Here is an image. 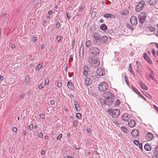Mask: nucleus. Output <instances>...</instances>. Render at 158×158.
<instances>
[{
  "instance_id": "72a5a7b5",
  "label": "nucleus",
  "mask_w": 158,
  "mask_h": 158,
  "mask_svg": "<svg viewBox=\"0 0 158 158\" xmlns=\"http://www.w3.org/2000/svg\"><path fill=\"white\" fill-rule=\"evenodd\" d=\"M129 71H130L134 75V71H133V70L132 69V67H131V64H130L129 68Z\"/></svg>"
},
{
  "instance_id": "cd10ccee",
  "label": "nucleus",
  "mask_w": 158,
  "mask_h": 158,
  "mask_svg": "<svg viewBox=\"0 0 158 158\" xmlns=\"http://www.w3.org/2000/svg\"><path fill=\"white\" fill-rule=\"evenodd\" d=\"M92 42L89 40L87 41L85 43L86 46L87 48H89L91 45Z\"/></svg>"
},
{
  "instance_id": "f3484780",
  "label": "nucleus",
  "mask_w": 158,
  "mask_h": 158,
  "mask_svg": "<svg viewBox=\"0 0 158 158\" xmlns=\"http://www.w3.org/2000/svg\"><path fill=\"white\" fill-rule=\"evenodd\" d=\"M89 69L88 66L87 65H85L84 67V70L83 71V74L85 76H88V72L89 71Z\"/></svg>"
},
{
  "instance_id": "6e6552de",
  "label": "nucleus",
  "mask_w": 158,
  "mask_h": 158,
  "mask_svg": "<svg viewBox=\"0 0 158 158\" xmlns=\"http://www.w3.org/2000/svg\"><path fill=\"white\" fill-rule=\"evenodd\" d=\"M147 68L150 72L149 74L148 73H147V76L148 77V80L149 81H151L152 80L154 81L155 79L153 77L154 75L153 71L149 67H148Z\"/></svg>"
},
{
  "instance_id": "f03ea898",
  "label": "nucleus",
  "mask_w": 158,
  "mask_h": 158,
  "mask_svg": "<svg viewBox=\"0 0 158 158\" xmlns=\"http://www.w3.org/2000/svg\"><path fill=\"white\" fill-rule=\"evenodd\" d=\"M88 61L90 64H94L96 67H98L99 65L100 62L99 60L95 59L94 57L89 56V57Z\"/></svg>"
},
{
  "instance_id": "0eeeda50",
  "label": "nucleus",
  "mask_w": 158,
  "mask_h": 158,
  "mask_svg": "<svg viewBox=\"0 0 158 158\" xmlns=\"http://www.w3.org/2000/svg\"><path fill=\"white\" fill-rule=\"evenodd\" d=\"M145 5V2L144 1H142L140 2L135 7V11L139 12L142 10L144 6Z\"/></svg>"
},
{
  "instance_id": "4d7b16f0",
  "label": "nucleus",
  "mask_w": 158,
  "mask_h": 158,
  "mask_svg": "<svg viewBox=\"0 0 158 158\" xmlns=\"http://www.w3.org/2000/svg\"><path fill=\"white\" fill-rule=\"evenodd\" d=\"M6 15V13L5 12L3 11L1 15L2 17H5Z\"/></svg>"
},
{
  "instance_id": "3c124183",
  "label": "nucleus",
  "mask_w": 158,
  "mask_h": 158,
  "mask_svg": "<svg viewBox=\"0 0 158 158\" xmlns=\"http://www.w3.org/2000/svg\"><path fill=\"white\" fill-rule=\"evenodd\" d=\"M152 54L153 55V56H155L156 55L155 51L154 49H152Z\"/></svg>"
},
{
  "instance_id": "f704fd0d",
  "label": "nucleus",
  "mask_w": 158,
  "mask_h": 158,
  "mask_svg": "<svg viewBox=\"0 0 158 158\" xmlns=\"http://www.w3.org/2000/svg\"><path fill=\"white\" fill-rule=\"evenodd\" d=\"M78 121L77 120H76L74 121H73V126L74 127H76Z\"/></svg>"
},
{
  "instance_id": "2f4dec72",
  "label": "nucleus",
  "mask_w": 158,
  "mask_h": 158,
  "mask_svg": "<svg viewBox=\"0 0 158 158\" xmlns=\"http://www.w3.org/2000/svg\"><path fill=\"white\" fill-rule=\"evenodd\" d=\"M148 29L150 31H153L156 30V28L155 27H153L152 26H149L148 27Z\"/></svg>"
},
{
  "instance_id": "9b49d317",
  "label": "nucleus",
  "mask_w": 158,
  "mask_h": 158,
  "mask_svg": "<svg viewBox=\"0 0 158 158\" xmlns=\"http://www.w3.org/2000/svg\"><path fill=\"white\" fill-rule=\"evenodd\" d=\"M114 96H115L114 94L110 91L106 92L104 94V97L106 98H111Z\"/></svg>"
},
{
  "instance_id": "774afa93",
  "label": "nucleus",
  "mask_w": 158,
  "mask_h": 158,
  "mask_svg": "<svg viewBox=\"0 0 158 158\" xmlns=\"http://www.w3.org/2000/svg\"><path fill=\"white\" fill-rule=\"evenodd\" d=\"M43 86L41 84H40L39 86H38V88L40 89H42V88H43Z\"/></svg>"
},
{
  "instance_id": "6ab92c4d",
  "label": "nucleus",
  "mask_w": 158,
  "mask_h": 158,
  "mask_svg": "<svg viewBox=\"0 0 158 158\" xmlns=\"http://www.w3.org/2000/svg\"><path fill=\"white\" fill-rule=\"evenodd\" d=\"M108 39L107 36H104L102 37H101V43L105 44L107 42Z\"/></svg>"
},
{
  "instance_id": "c03bdc74",
  "label": "nucleus",
  "mask_w": 158,
  "mask_h": 158,
  "mask_svg": "<svg viewBox=\"0 0 158 158\" xmlns=\"http://www.w3.org/2000/svg\"><path fill=\"white\" fill-rule=\"evenodd\" d=\"M143 57L145 60L148 57L147 54L146 53H144L143 54Z\"/></svg>"
},
{
  "instance_id": "b1692460",
  "label": "nucleus",
  "mask_w": 158,
  "mask_h": 158,
  "mask_svg": "<svg viewBox=\"0 0 158 158\" xmlns=\"http://www.w3.org/2000/svg\"><path fill=\"white\" fill-rule=\"evenodd\" d=\"M67 86L69 89L72 90H73L74 89V86L73 85L72 83L70 81H68Z\"/></svg>"
},
{
  "instance_id": "dca6fc26",
  "label": "nucleus",
  "mask_w": 158,
  "mask_h": 158,
  "mask_svg": "<svg viewBox=\"0 0 158 158\" xmlns=\"http://www.w3.org/2000/svg\"><path fill=\"white\" fill-rule=\"evenodd\" d=\"M74 104L76 110L79 112L81 110V107L77 101L73 99Z\"/></svg>"
},
{
  "instance_id": "473e14b6",
  "label": "nucleus",
  "mask_w": 158,
  "mask_h": 158,
  "mask_svg": "<svg viewBox=\"0 0 158 158\" xmlns=\"http://www.w3.org/2000/svg\"><path fill=\"white\" fill-rule=\"evenodd\" d=\"M124 79L127 84V85L129 84V81L128 79V78L126 75H125L124 76Z\"/></svg>"
},
{
  "instance_id": "6e6d98bb",
  "label": "nucleus",
  "mask_w": 158,
  "mask_h": 158,
  "mask_svg": "<svg viewBox=\"0 0 158 158\" xmlns=\"http://www.w3.org/2000/svg\"><path fill=\"white\" fill-rule=\"evenodd\" d=\"M84 8V7L83 6H81L79 9V11L80 12H82Z\"/></svg>"
},
{
  "instance_id": "e2e57ef3",
  "label": "nucleus",
  "mask_w": 158,
  "mask_h": 158,
  "mask_svg": "<svg viewBox=\"0 0 158 158\" xmlns=\"http://www.w3.org/2000/svg\"><path fill=\"white\" fill-rule=\"evenodd\" d=\"M40 117L41 118H44L45 117V115L43 114H40Z\"/></svg>"
},
{
  "instance_id": "7ed1b4c3",
  "label": "nucleus",
  "mask_w": 158,
  "mask_h": 158,
  "mask_svg": "<svg viewBox=\"0 0 158 158\" xmlns=\"http://www.w3.org/2000/svg\"><path fill=\"white\" fill-rule=\"evenodd\" d=\"M108 88V85L105 82H103L101 83L98 86V89L101 92H103L106 91Z\"/></svg>"
},
{
  "instance_id": "69168bd1",
  "label": "nucleus",
  "mask_w": 158,
  "mask_h": 158,
  "mask_svg": "<svg viewBox=\"0 0 158 158\" xmlns=\"http://www.w3.org/2000/svg\"><path fill=\"white\" fill-rule=\"evenodd\" d=\"M39 136L40 138H42L43 136V134L42 133H40L39 135Z\"/></svg>"
},
{
  "instance_id": "a18cd8bd",
  "label": "nucleus",
  "mask_w": 158,
  "mask_h": 158,
  "mask_svg": "<svg viewBox=\"0 0 158 158\" xmlns=\"http://www.w3.org/2000/svg\"><path fill=\"white\" fill-rule=\"evenodd\" d=\"M62 136V135L61 134H59L58 136L56 138L57 140H59L61 139Z\"/></svg>"
},
{
  "instance_id": "49530a36",
  "label": "nucleus",
  "mask_w": 158,
  "mask_h": 158,
  "mask_svg": "<svg viewBox=\"0 0 158 158\" xmlns=\"http://www.w3.org/2000/svg\"><path fill=\"white\" fill-rule=\"evenodd\" d=\"M66 16L67 17V19H69L70 18V15L68 12L66 13Z\"/></svg>"
},
{
  "instance_id": "bf43d9fd",
  "label": "nucleus",
  "mask_w": 158,
  "mask_h": 158,
  "mask_svg": "<svg viewBox=\"0 0 158 158\" xmlns=\"http://www.w3.org/2000/svg\"><path fill=\"white\" fill-rule=\"evenodd\" d=\"M61 86V84L60 82H58L57 84V87L58 88H60Z\"/></svg>"
},
{
  "instance_id": "8fccbe9b",
  "label": "nucleus",
  "mask_w": 158,
  "mask_h": 158,
  "mask_svg": "<svg viewBox=\"0 0 158 158\" xmlns=\"http://www.w3.org/2000/svg\"><path fill=\"white\" fill-rule=\"evenodd\" d=\"M61 36H58L56 38L57 41H59L61 39Z\"/></svg>"
},
{
  "instance_id": "7c9ffc66",
  "label": "nucleus",
  "mask_w": 158,
  "mask_h": 158,
  "mask_svg": "<svg viewBox=\"0 0 158 158\" xmlns=\"http://www.w3.org/2000/svg\"><path fill=\"white\" fill-rule=\"evenodd\" d=\"M25 83H29L30 81V78L28 76H26L25 78Z\"/></svg>"
},
{
  "instance_id": "13d9d810",
  "label": "nucleus",
  "mask_w": 158,
  "mask_h": 158,
  "mask_svg": "<svg viewBox=\"0 0 158 158\" xmlns=\"http://www.w3.org/2000/svg\"><path fill=\"white\" fill-rule=\"evenodd\" d=\"M150 44H155V46H156L157 48L158 49V43H156V42H153V43H151Z\"/></svg>"
},
{
  "instance_id": "aec40b11",
  "label": "nucleus",
  "mask_w": 158,
  "mask_h": 158,
  "mask_svg": "<svg viewBox=\"0 0 158 158\" xmlns=\"http://www.w3.org/2000/svg\"><path fill=\"white\" fill-rule=\"evenodd\" d=\"M135 122L134 120H131L130 121L128 122V125L130 127H135Z\"/></svg>"
},
{
  "instance_id": "09e8293b",
  "label": "nucleus",
  "mask_w": 158,
  "mask_h": 158,
  "mask_svg": "<svg viewBox=\"0 0 158 158\" xmlns=\"http://www.w3.org/2000/svg\"><path fill=\"white\" fill-rule=\"evenodd\" d=\"M152 158H158V154L156 153L155 155L152 156Z\"/></svg>"
},
{
  "instance_id": "a211bd4d",
  "label": "nucleus",
  "mask_w": 158,
  "mask_h": 158,
  "mask_svg": "<svg viewBox=\"0 0 158 158\" xmlns=\"http://www.w3.org/2000/svg\"><path fill=\"white\" fill-rule=\"evenodd\" d=\"M131 134L133 137H136L139 135L138 130L136 129H134L132 131Z\"/></svg>"
},
{
  "instance_id": "1a4fd4ad",
  "label": "nucleus",
  "mask_w": 158,
  "mask_h": 158,
  "mask_svg": "<svg viewBox=\"0 0 158 158\" xmlns=\"http://www.w3.org/2000/svg\"><path fill=\"white\" fill-rule=\"evenodd\" d=\"M115 99V96L111 98H106L104 101V104L107 105L109 106L110 104H112L114 101Z\"/></svg>"
},
{
  "instance_id": "58836bf2",
  "label": "nucleus",
  "mask_w": 158,
  "mask_h": 158,
  "mask_svg": "<svg viewBox=\"0 0 158 158\" xmlns=\"http://www.w3.org/2000/svg\"><path fill=\"white\" fill-rule=\"evenodd\" d=\"M25 96V94L23 93L21 95H20L19 96V99H23L24 97Z\"/></svg>"
},
{
  "instance_id": "de8ad7c7",
  "label": "nucleus",
  "mask_w": 158,
  "mask_h": 158,
  "mask_svg": "<svg viewBox=\"0 0 158 158\" xmlns=\"http://www.w3.org/2000/svg\"><path fill=\"white\" fill-rule=\"evenodd\" d=\"M60 26V23L59 22H58L56 24V27L57 28H58Z\"/></svg>"
},
{
  "instance_id": "f8f14e48",
  "label": "nucleus",
  "mask_w": 158,
  "mask_h": 158,
  "mask_svg": "<svg viewBox=\"0 0 158 158\" xmlns=\"http://www.w3.org/2000/svg\"><path fill=\"white\" fill-rule=\"evenodd\" d=\"M130 20L131 23L132 25H135L137 24V19L136 16H131Z\"/></svg>"
},
{
  "instance_id": "864d4df0",
  "label": "nucleus",
  "mask_w": 158,
  "mask_h": 158,
  "mask_svg": "<svg viewBox=\"0 0 158 158\" xmlns=\"http://www.w3.org/2000/svg\"><path fill=\"white\" fill-rule=\"evenodd\" d=\"M139 148L141 150H143V148H142V144L141 143H139Z\"/></svg>"
},
{
  "instance_id": "412c9836",
  "label": "nucleus",
  "mask_w": 158,
  "mask_h": 158,
  "mask_svg": "<svg viewBox=\"0 0 158 158\" xmlns=\"http://www.w3.org/2000/svg\"><path fill=\"white\" fill-rule=\"evenodd\" d=\"M158 2V0H149V3L151 6H154L156 5Z\"/></svg>"
},
{
  "instance_id": "c85d7f7f",
  "label": "nucleus",
  "mask_w": 158,
  "mask_h": 158,
  "mask_svg": "<svg viewBox=\"0 0 158 158\" xmlns=\"http://www.w3.org/2000/svg\"><path fill=\"white\" fill-rule=\"evenodd\" d=\"M43 66V63L41 64H39L38 66H36L35 68L36 71L38 70L39 69L41 68Z\"/></svg>"
},
{
  "instance_id": "4be33fe9",
  "label": "nucleus",
  "mask_w": 158,
  "mask_h": 158,
  "mask_svg": "<svg viewBox=\"0 0 158 158\" xmlns=\"http://www.w3.org/2000/svg\"><path fill=\"white\" fill-rule=\"evenodd\" d=\"M139 85L141 88L145 90L148 89V88L147 86L143 82H140Z\"/></svg>"
},
{
  "instance_id": "79ce46f5",
  "label": "nucleus",
  "mask_w": 158,
  "mask_h": 158,
  "mask_svg": "<svg viewBox=\"0 0 158 158\" xmlns=\"http://www.w3.org/2000/svg\"><path fill=\"white\" fill-rule=\"evenodd\" d=\"M133 143L135 144L137 146H138L139 143V141L137 140H134Z\"/></svg>"
},
{
  "instance_id": "680f3d73",
  "label": "nucleus",
  "mask_w": 158,
  "mask_h": 158,
  "mask_svg": "<svg viewBox=\"0 0 158 158\" xmlns=\"http://www.w3.org/2000/svg\"><path fill=\"white\" fill-rule=\"evenodd\" d=\"M155 152H157V153L158 154V145L156 146L155 148Z\"/></svg>"
},
{
  "instance_id": "0e129e2a",
  "label": "nucleus",
  "mask_w": 158,
  "mask_h": 158,
  "mask_svg": "<svg viewBox=\"0 0 158 158\" xmlns=\"http://www.w3.org/2000/svg\"><path fill=\"white\" fill-rule=\"evenodd\" d=\"M45 151L44 150H43L41 151V155H43L45 154Z\"/></svg>"
},
{
  "instance_id": "2eb2a0df",
  "label": "nucleus",
  "mask_w": 158,
  "mask_h": 158,
  "mask_svg": "<svg viewBox=\"0 0 158 158\" xmlns=\"http://www.w3.org/2000/svg\"><path fill=\"white\" fill-rule=\"evenodd\" d=\"M154 135L150 132H148L146 136V139L148 141H151L153 139Z\"/></svg>"
},
{
  "instance_id": "39448f33",
  "label": "nucleus",
  "mask_w": 158,
  "mask_h": 158,
  "mask_svg": "<svg viewBox=\"0 0 158 158\" xmlns=\"http://www.w3.org/2000/svg\"><path fill=\"white\" fill-rule=\"evenodd\" d=\"M146 18V14L145 12H142L139 15L138 19L139 22L141 23H143L145 21Z\"/></svg>"
},
{
  "instance_id": "5fc2aeb1",
  "label": "nucleus",
  "mask_w": 158,
  "mask_h": 158,
  "mask_svg": "<svg viewBox=\"0 0 158 158\" xmlns=\"http://www.w3.org/2000/svg\"><path fill=\"white\" fill-rule=\"evenodd\" d=\"M84 49V47L83 46L81 45L80 47V53L82 51V52H83V50Z\"/></svg>"
},
{
  "instance_id": "37998d69",
  "label": "nucleus",
  "mask_w": 158,
  "mask_h": 158,
  "mask_svg": "<svg viewBox=\"0 0 158 158\" xmlns=\"http://www.w3.org/2000/svg\"><path fill=\"white\" fill-rule=\"evenodd\" d=\"M132 89L136 94H137V93H138L139 92L137 89L135 87H133L132 88Z\"/></svg>"
},
{
  "instance_id": "5701e85b",
  "label": "nucleus",
  "mask_w": 158,
  "mask_h": 158,
  "mask_svg": "<svg viewBox=\"0 0 158 158\" xmlns=\"http://www.w3.org/2000/svg\"><path fill=\"white\" fill-rule=\"evenodd\" d=\"M144 148L145 150L147 151H150L151 149V146L148 143H146L145 144L144 147Z\"/></svg>"
},
{
  "instance_id": "ddd939ff",
  "label": "nucleus",
  "mask_w": 158,
  "mask_h": 158,
  "mask_svg": "<svg viewBox=\"0 0 158 158\" xmlns=\"http://www.w3.org/2000/svg\"><path fill=\"white\" fill-rule=\"evenodd\" d=\"M97 73L99 76H103L105 74V71L103 68L100 67L97 70Z\"/></svg>"
},
{
  "instance_id": "a19ab883",
  "label": "nucleus",
  "mask_w": 158,
  "mask_h": 158,
  "mask_svg": "<svg viewBox=\"0 0 158 158\" xmlns=\"http://www.w3.org/2000/svg\"><path fill=\"white\" fill-rule=\"evenodd\" d=\"M49 81L48 79V78H47L46 79V80L45 81V83H44L45 85H47L48 84Z\"/></svg>"
},
{
  "instance_id": "052dcab7",
  "label": "nucleus",
  "mask_w": 158,
  "mask_h": 158,
  "mask_svg": "<svg viewBox=\"0 0 158 158\" xmlns=\"http://www.w3.org/2000/svg\"><path fill=\"white\" fill-rule=\"evenodd\" d=\"M29 128L30 130H32L33 129V125L32 124H31L29 126Z\"/></svg>"
},
{
  "instance_id": "bb28decb",
  "label": "nucleus",
  "mask_w": 158,
  "mask_h": 158,
  "mask_svg": "<svg viewBox=\"0 0 158 158\" xmlns=\"http://www.w3.org/2000/svg\"><path fill=\"white\" fill-rule=\"evenodd\" d=\"M100 28L101 30L105 31L107 30V27L105 24H102L100 26Z\"/></svg>"
},
{
  "instance_id": "4468645a",
  "label": "nucleus",
  "mask_w": 158,
  "mask_h": 158,
  "mask_svg": "<svg viewBox=\"0 0 158 158\" xmlns=\"http://www.w3.org/2000/svg\"><path fill=\"white\" fill-rule=\"evenodd\" d=\"M85 84L88 86L89 85L92 84V81L91 79V76L90 75L85 76Z\"/></svg>"
},
{
  "instance_id": "c9c22d12",
  "label": "nucleus",
  "mask_w": 158,
  "mask_h": 158,
  "mask_svg": "<svg viewBox=\"0 0 158 158\" xmlns=\"http://www.w3.org/2000/svg\"><path fill=\"white\" fill-rule=\"evenodd\" d=\"M120 103V102L119 100L118 99H117L115 101L114 104L116 106H118L119 105Z\"/></svg>"
},
{
  "instance_id": "423d86ee",
  "label": "nucleus",
  "mask_w": 158,
  "mask_h": 158,
  "mask_svg": "<svg viewBox=\"0 0 158 158\" xmlns=\"http://www.w3.org/2000/svg\"><path fill=\"white\" fill-rule=\"evenodd\" d=\"M100 52L99 49L97 47H92L90 48V52L93 55H98L99 54Z\"/></svg>"
},
{
  "instance_id": "e433bc0d",
  "label": "nucleus",
  "mask_w": 158,
  "mask_h": 158,
  "mask_svg": "<svg viewBox=\"0 0 158 158\" xmlns=\"http://www.w3.org/2000/svg\"><path fill=\"white\" fill-rule=\"evenodd\" d=\"M76 117L78 118H81L82 115L80 113H77L76 114Z\"/></svg>"
},
{
  "instance_id": "c756f323",
  "label": "nucleus",
  "mask_w": 158,
  "mask_h": 158,
  "mask_svg": "<svg viewBox=\"0 0 158 158\" xmlns=\"http://www.w3.org/2000/svg\"><path fill=\"white\" fill-rule=\"evenodd\" d=\"M122 130L125 133H127L128 132L127 129L125 127H121Z\"/></svg>"
},
{
  "instance_id": "338daca9",
  "label": "nucleus",
  "mask_w": 158,
  "mask_h": 158,
  "mask_svg": "<svg viewBox=\"0 0 158 158\" xmlns=\"http://www.w3.org/2000/svg\"><path fill=\"white\" fill-rule=\"evenodd\" d=\"M13 130L14 132H16L17 131V129L16 127H14L13 128Z\"/></svg>"
},
{
  "instance_id": "9d476101",
  "label": "nucleus",
  "mask_w": 158,
  "mask_h": 158,
  "mask_svg": "<svg viewBox=\"0 0 158 158\" xmlns=\"http://www.w3.org/2000/svg\"><path fill=\"white\" fill-rule=\"evenodd\" d=\"M131 117V115L128 114L127 113H125L123 115L122 119L124 121L127 122L130 120Z\"/></svg>"
},
{
  "instance_id": "603ef678",
  "label": "nucleus",
  "mask_w": 158,
  "mask_h": 158,
  "mask_svg": "<svg viewBox=\"0 0 158 158\" xmlns=\"http://www.w3.org/2000/svg\"><path fill=\"white\" fill-rule=\"evenodd\" d=\"M37 38L36 37H33L32 38V40L33 41V42H36L37 41Z\"/></svg>"
},
{
  "instance_id": "4c0bfd02",
  "label": "nucleus",
  "mask_w": 158,
  "mask_h": 158,
  "mask_svg": "<svg viewBox=\"0 0 158 158\" xmlns=\"http://www.w3.org/2000/svg\"><path fill=\"white\" fill-rule=\"evenodd\" d=\"M146 60L150 64H151L152 63V61L151 60V59L149 58V57L147 58Z\"/></svg>"
},
{
  "instance_id": "f257e3e1",
  "label": "nucleus",
  "mask_w": 158,
  "mask_h": 158,
  "mask_svg": "<svg viewBox=\"0 0 158 158\" xmlns=\"http://www.w3.org/2000/svg\"><path fill=\"white\" fill-rule=\"evenodd\" d=\"M94 43L97 46L100 45L101 36L99 34L95 32L93 34Z\"/></svg>"
},
{
  "instance_id": "a878e982",
  "label": "nucleus",
  "mask_w": 158,
  "mask_h": 158,
  "mask_svg": "<svg viewBox=\"0 0 158 158\" xmlns=\"http://www.w3.org/2000/svg\"><path fill=\"white\" fill-rule=\"evenodd\" d=\"M129 13L127 9H123L120 12V14L122 15H126Z\"/></svg>"
},
{
  "instance_id": "ea45409f",
  "label": "nucleus",
  "mask_w": 158,
  "mask_h": 158,
  "mask_svg": "<svg viewBox=\"0 0 158 158\" xmlns=\"http://www.w3.org/2000/svg\"><path fill=\"white\" fill-rule=\"evenodd\" d=\"M127 27L131 30L132 31L134 30V27L129 24L127 25Z\"/></svg>"
},
{
  "instance_id": "393cba45",
  "label": "nucleus",
  "mask_w": 158,
  "mask_h": 158,
  "mask_svg": "<svg viewBox=\"0 0 158 158\" xmlns=\"http://www.w3.org/2000/svg\"><path fill=\"white\" fill-rule=\"evenodd\" d=\"M104 17L106 18H115V16L111 14H106L104 15Z\"/></svg>"
},
{
  "instance_id": "20e7f679",
  "label": "nucleus",
  "mask_w": 158,
  "mask_h": 158,
  "mask_svg": "<svg viewBox=\"0 0 158 158\" xmlns=\"http://www.w3.org/2000/svg\"><path fill=\"white\" fill-rule=\"evenodd\" d=\"M110 115H111L114 118H117L119 115L120 111L119 110L115 109L114 110L111 109L110 110H107Z\"/></svg>"
}]
</instances>
